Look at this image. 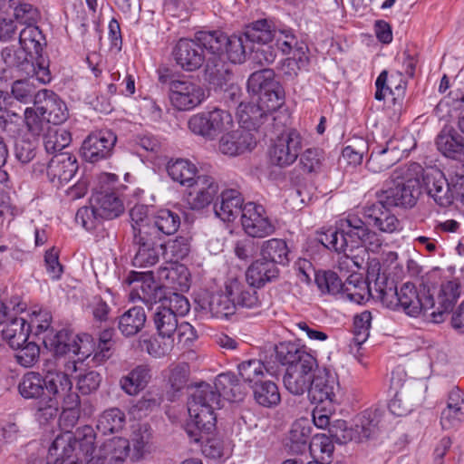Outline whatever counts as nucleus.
Returning a JSON list of instances; mask_svg holds the SVG:
<instances>
[{"label":"nucleus","mask_w":464,"mask_h":464,"mask_svg":"<svg viewBox=\"0 0 464 464\" xmlns=\"http://www.w3.org/2000/svg\"><path fill=\"white\" fill-rule=\"evenodd\" d=\"M361 218L349 215L341 219L335 228H329L323 233L319 241L326 248L334 251H353L363 245L367 250L375 253L380 250L383 240Z\"/></svg>","instance_id":"obj_1"},{"label":"nucleus","mask_w":464,"mask_h":464,"mask_svg":"<svg viewBox=\"0 0 464 464\" xmlns=\"http://www.w3.org/2000/svg\"><path fill=\"white\" fill-rule=\"evenodd\" d=\"M276 358L286 366L283 378L285 389L294 395L308 392L318 370L316 359L293 343H280L276 347Z\"/></svg>","instance_id":"obj_2"},{"label":"nucleus","mask_w":464,"mask_h":464,"mask_svg":"<svg viewBox=\"0 0 464 464\" xmlns=\"http://www.w3.org/2000/svg\"><path fill=\"white\" fill-rule=\"evenodd\" d=\"M187 405L190 421L186 432L190 442H198L202 440V432H211L215 429V411L221 408V399L211 384L201 382L189 395Z\"/></svg>","instance_id":"obj_3"},{"label":"nucleus","mask_w":464,"mask_h":464,"mask_svg":"<svg viewBox=\"0 0 464 464\" xmlns=\"http://www.w3.org/2000/svg\"><path fill=\"white\" fill-rule=\"evenodd\" d=\"M422 167L416 162L396 169L383 188L376 192L388 206L411 208L420 195Z\"/></svg>","instance_id":"obj_4"},{"label":"nucleus","mask_w":464,"mask_h":464,"mask_svg":"<svg viewBox=\"0 0 464 464\" xmlns=\"http://www.w3.org/2000/svg\"><path fill=\"white\" fill-rule=\"evenodd\" d=\"M196 39L212 57L207 59L205 72L209 82L222 88L232 78V60L228 52L230 38L222 31H200Z\"/></svg>","instance_id":"obj_5"},{"label":"nucleus","mask_w":464,"mask_h":464,"mask_svg":"<svg viewBox=\"0 0 464 464\" xmlns=\"http://www.w3.org/2000/svg\"><path fill=\"white\" fill-rule=\"evenodd\" d=\"M80 451L85 464H121L125 461L130 453L129 440L114 437L105 440L99 450L94 447L95 433L91 426H83L79 433Z\"/></svg>","instance_id":"obj_6"},{"label":"nucleus","mask_w":464,"mask_h":464,"mask_svg":"<svg viewBox=\"0 0 464 464\" xmlns=\"http://www.w3.org/2000/svg\"><path fill=\"white\" fill-rule=\"evenodd\" d=\"M44 398L35 405V419L41 424L53 420L58 413L61 396L72 389L68 375L60 371H47L44 375Z\"/></svg>","instance_id":"obj_7"},{"label":"nucleus","mask_w":464,"mask_h":464,"mask_svg":"<svg viewBox=\"0 0 464 464\" xmlns=\"http://www.w3.org/2000/svg\"><path fill=\"white\" fill-rule=\"evenodd\" d=\"M250 93L257 94L266 110H277L285 101V91L272 69H261L250 74L246 83Z\"/></svg>","instance_id":"obj_8"},{"label":"nucleus","mask_w":464,"mask_h":464,"mask_svg":"<svg viewBox=\"0 0 464 464\" xmlns=\"http://www.w3.org/2000/svg\"><path fill=\"white\" fill-rule=\"evenodd\" d=\"M234 207L239 208L242 229L249 237L263 238L275 233L276 226L262 205L244 203L242 198L234 194Z\"/></svg>","instance_id":"obj_9"},{"label":"nucleus","mask_w":464,"mask_h":464,"mask_svg":"<svg viewBox=\"0 0 464 464\" xmlns=\"http://www.w3.org/2000/svg\"><path fill=\"white\" fill-rule=\"evenodd\" d=\"M44 346L55 355H66L72 353L79 356V360L90 359V362L97 352V344L89 334L78 335L72 338L66 331H59L55 335L44 337Z\"/></svg>","instance_id":"obj_10"},{"label":"nucleus","mask_w":464,"mask_h":464,"mask_svg":"<svg viewBox=\"0 0 464 464\" xmlns=\"http://www.w3.org/2000/svg\"><path fill=\"white\" fill-rule=\"evenodd\" d=\"M189 130L208 140H214L220 133L229 132L232 127V114L228 110L214 108L192 115L188 121Z\"/></svg>","instance_id":"obj_11"},{"label":"nucleus","mask_w":464,"mask_h":464,"mask_svg":"<svg viewBox=\"0 0 464 464\" xmlns=\"http://www.w3.org/2000/svg\"><path fill=\"white\" fill-rule=\"evenodd\" d=\"M153 323L159 335L166 339L167 342L160 351H155L154 355L157 357L163 356L169 353L173 348L174 335L177 334L179 342H181L182 336L187 334L193 335V327L186 322L179 323V318L176 317L171 312L161 309L160 306L156 307L153 315Z\"/></svg>","instance_id":"obj_12"},{"label":"nucleus","mask_w":464,"mask_h":464,"mask_svg":"<svg viewBox=\"0 0 464 464\" xmlns=\"http://www.w3.org/2000/svg\"><path fill=\"white\" fill-rule=\"evenodd\" d=\"M118 176L111 173H103L99 178L101 190L96 191L91 198L103 219H111L123 212V203L113 190L118 182Z\"/></svg>","instance_id":"obj_13"},{"label":"nucleus","mask_w":464,"mask_h":464,"mask_svg":"<svg viewBox=\"0 0 464 464\" xmlns=\"http://www.w3.org/2000/svg\"><path fill=\"white\" fill-rule=\"evenodd\" d=\"M303 148V138L295 129L282 132L269 149V158L273 165L285 168L297 160Z\"/></svg>","instance_id":"obj_14"},{"label":"nucleus","mask_w":464,"mask_h":464,"mask_svg":"<svg viewBox=\"0 0 464 464\" xmlns=\"http://www.w3.org/2000/svg\"><path fill=\"white\" fill-rule=\"evenodd\" d=\"M18 44L38 61V73L42 80L51 81L49 60L42 54L43 47L46 44L42 30L35 24L25 25L19 31Z\"/></svg>","instance_id":"obj_15"},{"label":"nucleus","mask_w":464,"mask_h":464,"mask_svg":"<svg viewBox=\"0 0 464 464\" xmlns=\"http://www.w3.org/2000/svg\"><path fill=\"white\" fill-rule=\"evenodd\" d=\"M434 306V296L425 286L417 290L413 284L405 283L399 290L398 309L401 308L410 316L428 314Z\"/></svg>","instance_id":"obj_16"},{"label":"nucleus","mask_w":464,"mask_h":464,"mask_svg":"<svg viewBox=\"0 0 464 464\" xmlns=\"http://www.w3.org/2000/svg\"><path fill=\"white\" fill-rule=\"evenodd\" d=\"M117 142V136L111 130H101L90 133L80 149L82 159L96 163L109 159Z\"/></svg>","instance_id":"obj_17"},{"label":"nucleus","mask_w":464,"mask_h":464,"mask_svg":"<svg viewBox=\"0 0 464 464\" xmlns=\"http://www.w3.org/2000/svg\"><path fill=\"white\" fill-rule=\"evenodd\" d=\"M0 57L6 68L15 70L24 76L35 78L40 83L47 84L38 73V61L21 45H7L0 52Z\"/></svg>","instance_id":"obj_18"},{"label":"nucleus","mask_w":464,"mask_h":464,"mask_svg":"<svg viewBox=\"0 0 464 464\" xmlns=\"http://www.w3.org/2000/svg\"><path fill=\"white\" fill-rule=\"evenodd\" d=\"M386 202L376 198L374 202L366 203L362 208V221L380 232L392 234L401 229L398 218L391 211Z\"/></svg>","instance_id":"obj_19"},{"label":"nucleus","mask_w":464,"mask_h":464,"mask_svg":"<svg viewBox=\"0 0 464 464\" xmlns=\"http://www.w3.org/2000/svg\"><path fill=\"white\" fill-rule=\"evenodd\" d=\"M171 104L179 111H189L206 99L203 87L190 80H173L169 83Z\"/></svg>","instance_id":"obj_20"},{"label":"nucleus","mask_w":464,"mask_h":464,"mask_svg":"<svg viewBox=\"0 0 464 464\" xmlns=\"http://www.w3.org/2000/svg\"><path fill=\"white\" fill-rule=\"evenodd\" d=\"M340 386L336 376L325 369H318L308 390L312 403L333 406L338 403Z\"/></svg>","instance_id":"obj_21"},{"label":"nucleus","mask_w":464,"mask_h":464,"mask_svg":"<svg viewBox=\"0 0 464 464\" xmlns=\"http://www.w3.org/2000/svg\"><path fill=\"white\" fill-rule=\"evenodd\" d=\"M276 49L281 51L283 54L293 53V56L285 60L288 67L296 66L298 70L304 67L308 63L307 45L299 42L290 29L276 30L274 38Z\"/></svg>","instance_id":"obj_22"},{"label":"nucleus","mask_w":464,"mask_h":464,"mask_svg":"<svg viewBox=\"0 0 464 464\" xmlns=\"http://www.w3.org/2000/svg\"><path fill=\"white\" fill-rule=\"evenodd\" d=\"M424 388L420 383L403 382L389 403V411L395 416H406L421 404Z\"/></svg>","instance_id":"obj_23"},{"label":"nucleus","mask_w":464,"mask_h":464,"mask_svg":"<svg viewBox=\"0 0 464 464\" xmlns=\"http://www.w3.org/2000/svg\"><path fill=\"white\" fill-rule=\"evenodd\" d=\"M249 51L248 60L255 67H266L272 64L277 56L273 45L261 44L255 47L252 44H245L243 37L234 41V64L242 63L246 60V53Z\"/></svg>","instance_id":"obj_24"},{"label":"nucleus","mask_w":464,"mask_h":464,"mask_svg":"<svg viewBox=\"0 0 464 464\" xmlns=\"http://www.w3.org/2000/svg\"><path fill=\"white\" fill-rule=\"evenodd\" d=\"M34 106L39 113L53 125L62 124L68 118L65 102L51 90L38 91L34 95Z\"/></svg>","instance_id":"obj_25"},{"label":"nucleus","mask_w":464,"mask_h":464,"mask_svg":"<svg viewBox=\"0 0 464 464\" xmlns=\"http://www.w3.org/2000/svg\"><path fill=\"white\" fill-rule=\"evenodd\" d=\"M173 56L177 64L186 72L197 71L207 61L197 39H180L174 47Z\"/></svg>","instance_id":"obj_26"},{"label":"nucleus","mask_w":464,"mask_h":464,"mask_svg":"<svg viewBox=\"0 0 464 464\" xmlns=\"http://www.w3.org/2000/svg\"><path fill=\"white\" fill-rule=\"evenodd\" d=\"M78 169L76 158L67 152L54 155L47 164L46 175L48 180L60 188L69 182Z\"/></svg>","instance_id":"obj_27"},{"label":"nucleus","mask_w":464,"mask_h":464,"mask_svg":"<svg viewBox=\"0 0 464 464\" xmlns=\"http://www.w3.org/2000/svg\"><path fill=\"white\" fill-rule=\"evenodd\" d=\"M386 418L387 414L382 409H368L362 411L354 420L355 441L362 442L385 429Z\"/></svg>","instance_id":"obj_28"},{"label":"nucleus","mask_w":464,"mask_h":464,"mask_svg":"<svg viewBox=\"0 0 464 464\" xmlns=\"http://www.w3.org/2000/svg\"><path fill=\"white\" fill-rule=\"evenodd\" d=\"M156 277L160 287L174 291L187 292L190 286L188 269L179 263L166 262L157 270Z\"/></svg>","instance_id":"obj_29"},{"label":"nucleus","mask_w":464,"mask_h":464,"mask_svg":"<svg viewBox=\"0 0 464 464\" xmlns=\"http://www.w3.org/2000/svg\"><path fill=\"white\" fill-rule=\"evenodd\" d=\"M460 285L456 280L442 283L437 294L434 308H430L428 314L432 322L441 323L444 321V315L450 314L460 295Z\"/></svg>","instance_id":"obj_30"},{"label":"nucleus","mask_w":464,"mask_h":464,"mask_svg":"<svg viewBox=\"0 0 464 464\" xmlns=\"http://www.w3.org/2000/svg\"><path fill=\"white\" fill-rule=\"evenodd\" d=\"M188 188L187 202L191 209L198 210L208 206L218 191V184L208 175H198Z\"/></svg>","instance_id":"obj_31"},{"label":"nucleus","mask_w":464,"mask_h":464,"mask_svg":"<svg viewBox=\"0 0 464 464\" xmlns=\"http://www.w3.org/2000/svg\"><path fill=\"white\" fill-rule=\"evenodd\" d=\"M266 106L258 102H241L237 107V116L242 129L257 130L266 122L275 121L273 112L276 110H266Z\"/></svg>","instance_id":"obj_32"},{"label":"nucleus","mask_w":464,"mask_h":464,"mask_svg":"<svg viewBox=\"0 0 464 464\" xmlns=\"http://www.w3.org/2000/svg\"><path fill=\"white\" fill-rule=\"evenodd\" d=\"M133 244L137 247L132 259V265L140 268H147L154 266L160 260L161 249L160 244L153 236H148L147 229L141 230V236L133 238Z\"/></svg>","instance_id":"obj_33"},{"label":"nucleus","mask_w":464,"mask_h":464,"mask_svg":"<svg viewBox=\"0 0 464 464\" xmlns=\"http://www.w3.org/2000/svg\"><path fill=\"white\" fill-rule=\"evenodd\" d=\"M408 149L402 145L397 144L396 140H389L384 147L378 150H373L367 160L369 170L378 173L390 169L400 160V151H407Z\"/></svg>","instance_id":"obj_34"},{"label":"nucleus","mask_w":464,"mask_h":464,"mask_svg":"<svg viewBox=\"0 0 464 464\" xmlns=\"http://www.w3.org/2000/svg\"><path fill=\"white\" fill-rule=\"evenodd\" d=\"M237 374H234V388L239 385V382L247 383L250 386L256 384L261 381L264 376L265 365L260 360L250 359L244 361L237 365ZM246 394V391L244 388L241 390L238 388V395L236 394V389H234V402L240 401L244 399Z\"/></svg>","instance_id":"obj_35"},{"label":"nucleus","mask_w":464,"mask_h":464,"mask_svg":"<svg viewBox=\"0 0 464 464\" xmlns=\"http://www.w3.org/2000/svg\"><path fill=\"white\" fill-rule=\"evenodd\" d=\"M81 431L82 429H79L75 435L70 431L58 435L49 447L48 462H57L59 460L65 461L66 459H69L75 450L76 446L80 448L82 439L80 438L79 433ZM79 453L82 455L80 450Z\"/></svg>","instance_id":"obj_36"},{"label":"nucleus","mask_w":464,"mask_h":464,"mask_svg":"<svg viewBox=\"0 0 464 464\" xmlns=\"http://www.w3.org/2000/svg\"><path fill=\"white\" fill-rule=\"evenodd\" d=\"M311 426L307 419L296 420L291 426L285 446L293 454H303L309 449Z\"/></svg>","instance_id":"obj_37"},{"label":"nucleus","mask_w":464,"mask_h":464,"mask_svg":"<svg viewBox=\"0 0 464 464\" xmlns=\"http://www.w3.org/2000/svg\"><path fill=\"white\" fill-rule=\"evenodd\" d=\"M150 379L151 369L147 364H140L120 379V386L126 394L135 396L145 389Z\"/></svg>","instance_id":"obj_38"},{"label":"nucleus","mask_w":464,"mask_h":464,"mask_svg":"<svg viewBox=\"0 0 464 464\" xmlns=\"http://www.w3.org/2000/svg\"><path fill=\"white\" fill-rule=\"evenodd\" d=\"M436 145L444 156L456 160H464V137L455 130L441 131L436 139Z\"/></svg>","instance_id":"obj_39"},{"label":"nucleus","mask_w":464,"mask_h":464,"mask_svg":"<svg viewBox=\"0 0 464 464\" xmlns=\"http://www.w3.org/2000/svg\"><path fill=\"white\" fill-rule=\"evenodd\" d=\"M279 270L271 261L263 258L253 262L246 272L247 283L254 287H261L278 276Z\"/></svg>","instance_id":"obj_40"},{"label":"nucleus","mask_w":464,"mask_h":464,"mask_svg":"<svg viewBox=\"0 0 464 464\" xmlns=\"http://www.w3.org/2000/svg\"><path fill=\"white\" fill-rule=\"evenodd\" d=\"M427 192L430 198L440 207L446 208L453 202V191L450 184L439 173L438 176H427L425 178Z\"/></svg>","instance_id":"obj_41"},{"label":"nucleus","mask_w":464,"mask_h":464,"mask_svg":"<svg viewBox=\"0 0 464 464\" xmlns=\"http://www.w3.org/2000/svg\"><path fill=\"white\" fill-rule=\"evenodd\" d=\"M167 375L168 395L169 401H175L180 396L182 391L188 386L189 380V365L186 362L171 364Z\"/></svg>","instance_id":"obj_42"},{"label":"nucleus","mask_w":464,"mask_h":464,"mask_svg":"<svg viewBox=\"0 0 464 464\" xmlns=\"http://www.w3.org/2000/svg\"><path fill=\"white\" fill-rule=\"evenodd\" d=\"M343 294L355 303H361L368 295H373V284L364 280L362 274L353 272L343 282Z\"/></svg>","instance_id":"obj_43"},{"label":"nucleus","mask_w":464,"mask_h":464,"mask_svg":"<svg viewBox=\"0 0 464 464\" xmlns=\"http://www.w3.org/2000/svg\"><path fill=\"white\" fill-rule=\"evenodd\" d=\"M167 171L170 179L182 186H191L195 181L198 169L188 160L176 159L168 162Z\"/></svg>","instance_id":"obj_44"},{"label":"nucleus","mask_w":464,"mask_h":464,"mask_svg":"<svg viewBox=\"0 0 464 464\" xmlns=\"http://www.w3.org/2000/svg\"><path fill=\"white\" fill-rule=\"evenodd\" d=\"M255 401L261 407L272 409L281 402L278 386L272 381H259L251 386Z\"/></svg>","instance_id":"obj_45"},{"label":"nucleus","mask_w":464,"mask_h":464,"mask_svg":"<svg viewBox=\"0 0 464 464\" xmlns=\"http://www.w3.org/2000/svg\"><path fill=\"white\" fill-rule=\"evenodd\" d=\"M44 376L36 372L24 373L18 384V392L24 399L38 400L37 401L44 398Z\"/></svg>","instance_id":"obj_46"},{"label":"nucleus","mask_w":464,"mask_h":464,"mask_svg":"<svg viewBox=\"0 0 464 464\" xmlns=\"http://www.w3.org/2000/svg\"><path fill=\"white\" fill-rule=\"evenodd\" d=\"M153 237L158 238L161 233L166 236L173 235L180 227L179 215L168 208L159 209L152 217Z\"/></svg>","instance_id":"obj_47"},{"label":"nucleus","mask_w":464,"mask_h":464,"mask_svg":"<svg viewBox=\"0 0 464 464\" xmlns=\"http://www.w3.org/2000/svg\"><path fill=\"white\" fill-rule=\"evenodd\" d=\"M147 320L145 310L141 306H133L119 318V329L125 336L137 334Z\"/></svg>","instance_id":"obj_48"},{"label":"nucleus","mask_w":464,"mask_h":464,"mask_svg":"<svg viewBox=\"0 0 464 464\" xmlns=\"http://www.w3.org/2000/svg\"><path fill=\"white\" fill-rule=\"evenodd\" d=\"M261 258L276 264L286 265L289 261V249L286 242L280 238L263 241L259 246Z\"/></svg>","instance_id":"obj_49"},{"label":"nucleus","mask_w":464,"mask_h":464,"mask_svg":"<svg viewBox=\"0 0 464 464\" xmlns=\"http://www.w3.org/2000/svg\"><path fill=\"white\" fill-rule=\"evenodd\" d=\"M1 335L12 348H19L29 337L26 320L22 317L12 319L3 329Z\"/></svg>","instance_id":"obj_50"},{"label":"nucleus","mask_w":464,"mask_h":464,"mask_svg":"<svg viewBox=\"0 0 464 464\" xmlns=\"http://www.w3.org/2000/svg\"><path fill=\"white\" fill-rule=\"evenodd\" d=\"M275 33L276 30H273L268 22L263 19L246 26L244 34L239 37H243L245 44L253 45L254 43L266 44L273 40Z\"/></svg>","instance_id":"obj_51"},{"label":"nucleus","mask_w":464,"mask_h":464,"mask_svg":"<svg viewBox=\"0 0 464 464\" xmlns=\"http://www.w3.org/2000/svg\"><path fill=\"white\" fill-rule=\"evenodd\" d=\"M161 254L166 262L179 263L187 257L190 252V242L187 237H177L166 243H160Z\"/></svg>","instance_id":"obj_52"},{"label":"nucleus","mask_w":464,"mask_h":464,"mask_svg":"<svg viewBox=\"0 0 464 464\" xmlns=\"http://www.w3.org/2000/svg\"><path fill=\"white\" fill-rule=\"evenodd\" d=\"M124 412L118 408L104 411L98 418L96 428L103 435L121 430L125 425Z\"/></svg>","instance_id":"obj_53"},{"label":"nucleus","mask_w":464,"mask_h":464,"mask_svg":"<svg viewBox=\"0 0 464 464\" xmlns=\"http://www.w3.org/2000/svg\"><path fill=\"white\" fill-rule=\"evenodd\" d=\"M72 141V136L69 130L61 128L51 126L50 129L44 134V145L48 153H54L60 151L69 146Z\"/></svg>","instance_id":"obj_54"},{"label":"nucleus","mask_w":464,"mask_h":464,"mask_svg":"<svg viewBox=\"0 0 464 464\" xmlns=\"http://www.w3.org/2000/svg\"><path fill=\"white\" fill-rule=\"evenodd\" d=\"M372 297L379 299L390 309H398L399 291L392 282L388 285L384 278L377 277L373 282V295H372Z\"/></svg>","instance_id":"obj_55"},{"label":"nucleus","mask_w":464,"mask_h":464,"mask_svg":"<svg viewBox=\"0 0 464 464\" xmlns=\"http://www.w3.org/2000/svg\"><path fill=\"white\" fill-rule=\"evenodd\" d=\"M51 321L52 315L47 310H33L26 326L29 328V333L33 332L36 336L43 335L44 341V336L55 335L51 329Z\"/></svg>","instance_id":"obj_56"},{"label":"nucleus","mask_w":464,"mask_h":464,"mask_svg":"<svg viewBox=\"0 0 464 464\" xmlns=\"http://www.w3.org/2000/svg\"><path fill=\"white\" fill-rule=\"evenodd\" d=\"M226 289L227 293L225 294L213 295L208 304L212 316L222 320H229L232 314L230 299L232 289L227 285Z\"/></svg>","instance_id":"obj_57"},{"label":"nucleus","mask_w":464,"mask_h":464,"mask_svg":"<svg viewBox=\"0 0 464 464\" xmlns=\"http://www.w3.org/2000/svg\"><path fill=\"white\" fill-rule=\"evenodd\" d=\"M23 120L28 132L34 137L44 134L51 128V122L39 113L35 106L33 108L28 107L24 110V118Z\"/></svg>","instance_id":"obj_58"},{"label":"nucleus","mask_w":464,"mask_h":464,"mask_svg":"<svg viewBox=\"0 0 464 464\" xmlns=\"http://www.w3.org/2000/svg\"><path fill=\"white\" fill-rule=\"evenodd\" d=\"M133 238L141 236V230L147 229L148 236H153L152 218L148 217V208L143 205L134 206L130 211Z\"/></svg>","instance_id":"obj_59"},{"label":"nucleus","mask_w":464,"mask_h":464,"mask_svg":"<svg viewBox=\"0 0 464 464\" xmlns=\"http://www.w3.org/2000/svg\"><path fill=\"white\" fill-rule=\"evenodd\" d=\"M158 306L171 312L178 318L185 316L190 309L188 300L184 295L176 292L160 299Z\"/></svg>","instance_id":"obj_60"},{"label":"nucleus","mask_w":464,"mask_h":464,"mask_svg":"<svg viewBox=\"0 0 464 464\" xmlns=\"http://www.w3.org/2000/svg\"><path fill=\"white\" fill-rule=\"evenodd\" d=\"M315 283L323 294H343V282L333 271H324L315 274Z\"/></svg>","instance_id":"obj_61"},{"label":"nucleus","mask_w":464,"mask_h":464,"mask_svg":"<svg viewBox=\"0 0 464 464\" xmlns=\"http://www.w3.org/2000/svg\"><path fill=\"white\" fill-rule=\"evenodd\" d=\"M324 161V153L323 150L318 148H311L305 150L300 154L299 164L305 173H318Z\"/></svg>","instance_id":"obj_62"},{"label":"nucleus","mask_w":464,"mask_h":464,"mask_svg":"<svg viewBox=\"0 0 464 464\" xmlns=\"http://www.w3.org/2000/svg\"><path fill=\"white\" fill-rule=\"evenodd\" d=\"M334 441L330 436L316 435L309 444V451L314 458L323 461H329L334 452Z\"/></svg>","instance_id":"obj_63"},{"label":"nucleus","mask_w":464,"mask_h":464,"mask_svg":"<svg viewBox=\"0 0 464 464\" xmlns=\"http://www.w3.org/2000/svg\"><path fill=\"white\" fill-rule=\"evenodd\" d=\"M9 7L13 8L15 19L26 25L36 24L41 17L37 7L22 0H15Z\"/></svg>","instance_id":"obj_64"}]
</instances>
